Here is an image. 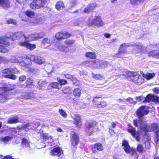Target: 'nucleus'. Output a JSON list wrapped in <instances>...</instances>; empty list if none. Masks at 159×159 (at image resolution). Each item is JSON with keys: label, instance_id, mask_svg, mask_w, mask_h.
Masks as SVG:
<instances>
[{"label": "nucleus", "instance_id": "f257e3e1", "mask_svg": "<svg viewBox=\"0 0 159 159\" xmlns=\"http://www.w3.org/2000/svg\"><path fill=\"white\" fill-rule=\"evenodd\" d=\"M129 46H135V49L133 52L134 53L143 52L144 48V47L142 46V44L140 43H139L137 44H134V43H123L120 45L119 48L118 52L116 55V56L118 57H123L124 54L127 52L126 49Z\"/></svg>", "mask_w": 159, "mask_h": 159}, {"label": "nucleus", "instance_id": "f03ea898", "mask_svg": "<svg viewBox=\"0 0 159 159\" xmlns=\"http://www.w3.org/2000/svg\"><path fill=\"white\" fill-rule=\"evenodd\" d=\"M134 125L137 127H139L141 128L142 131L143 135H144L145 132H151L157 129L158 126L156 124L154 123L150 125H147L141 120H134Z\"/></svg>", "mask_w": 159, "mask_h": 159}, {"label": "nucleus", "instance_id": "7ed1b4c3", "mask_svg": "<svg viewBox=\"0 0 159 159\" xmlns=\"http://www.w3.org/2000/svg\"><path fill=\"white\" fill-rule=\"evenodd\" d=\"M14 89V86L11 85H3L2 86L0 85V101L2 102H4L9 99L11 98L8 96L10 93L9 91Z\"/></svg>", "mask_w": 159, "mask_h": 159}, {"label": "nucleus", "instance_id": "20e7f679", "mask_svg": "<svg viewBox=\"0 0 159 159\" xmlns=\"http://www.w3.org/2000/svg\"><path fill=\"white\" fill-rule=\"evenodd\" d=\"M42 43L44 48H49L51 50L56 49L54 47L62 51H65V49L66 48L65 47L63 46L59 42H57L55 45H53L52 40L48 38L43 39L42 41Z\"/></svg>", "mask_w": 159, "mask_h": 159}, {"label": "nucleus", "instance_id": "39448f33", "mask_svg": "<svg viewBox=\"0 0 159 159\" xmlns=\"http://www.w3.org/2000/svg\"><path fill=\"white\" fill-rule=\"evenodd\" d=\"M87 23L89 26L94 25L98 27H101L104 25L101 16L99 15L95 16L93 18L92 17H90Z\"/></svg>", "mask_w": 159, "mask_h": 159}, {"label": "nucleus", "instance_id": "423d86ee", "mask_svg": "<svg viewBox=\"0 0 159 159\" xmlns=\"http://www.w3.org/2000/svg\"><path fill=\"white\" fill-rule=\"evenodd\" d=\"M127 130L128 132L138 141L140 140L141 136L143 135V131L141 129L140 130L136 131L135 129L129 125Z\"/></svg>", "mask_w": 159, "mask_h": 159}, {"label": "nucleus", "instance_id": "0eeeda50", "mask_svg": "<svg viewBox=\"0 0 159 159\" xmlns=\"http://www.w3.org/2000/svg\"><path fill=\"white\" fill-rule=\"evenodd\" d=\"M9 43L4 37H0V52L5 53L9 51L7 47Z\"/></svg>", "mask_w": 159, "mask_h": 159}, {"label": "nucleus", "instance_id": "6e6552de", "mask_svg": "<svg viewBox=\"0 0 159 159\" xmlns=\"http://www.w3.org/2000/svg\"><path fill=\"white\" fill-rule=\"evenodd\" d=\"M122 146L124 147V149L126 153H130L135 158L138 157V156L135 150L132 149H131L128 144V142L126 140H124L123 141Z\"/></svg>", "mask_w": 159, "mask_h": 159}, {"label": "nucleus", "instance_id": "1a4fd4ad", "mask_svg": "<svg viewBox=\"0 0 159 159\" xmlns=\"http://www.w3.org/2000/svg\"><path fill=\"white\" fill-rule=\"evenodd\" d=\"M21 61H20L19 64L20 66H26L29 68L28 70L26 71H31L32 70L30 68H29V66L31 63L32 60L31 59V56L30 58L28 57H20Z\"/></svg>", "mask_w": 159, "mask_h": 159}, {"label": "nucleus", "instance_id": "9d476101", "mask_svg": "<svg viewBox=\"0 0 159 159\" xmlns=\"http://www.w3.org/2000/svg\"><path fill=\"white\" fill-rule=\"evenodd\" d=\"M10 68H7L2 70L0 73V75L5 77L15 80L16 78V76L14 75L11 74Z\"/></svg>", "mask_w": 159, "mask_h": 159}, {"label": "nucleus", "instance_id": "9b49d317", "mask_svg": "<svg viewBox=\"0 0 159 159\" xmlns=\"http://www.w3.org/2000/svg\"><path fill=\"white\" fill-rule=\"evenodd\" d=\"M12 34L13 35H11L10 37L11 39H12L13 40H15L16 39H20V42L24 41L25 40H26V39L27 38L24 35V33L22 32H17L14 34Z\"/></svg>", "mask_w": 159, "mask_h": 159}, {"label": "nucleus", "instance_id": "f8f14e48", "mask_svg": "<svg viewBox=\"0 0 159 159\" xmlns=\"http://www.w3.org/2000/svg\"><path fill=\"white\" fill-rule=\"evenodd\" d=\"M26 39V40H25L24 41L20 42L19 43V45L21 46L26 47L30 50L34 49L36 48L35 45L30 44L28 42L29 41L32 40L30 39L29 38H27Z\"/></svg>", "mask_w": 159, "mask_h": 159}, {"label": "nucleus", "instance_id": "ddd939ff", "mask_svg": "<svg viewBox=\"0 0 159 159\" xmlns=\"http://www.w3.org/2000/svg\"><path fill=\"white\" fill-rule=\"evenodd\" d=\"M148 112V107L146 106H143L138 108L136 112V114L139 117H142L144 115L147 114Z\"/></svg>", "mask_w": 159, "mask_h": 159}, {"label": "nucleus", "instance_id": "4468645a", "mask_svg": "<svg viewBox=\"0 0 159 159\" xmlns=\"http://www.w3.org/2000/svg\"><path fill=\"white\" fill-rule=\"evenodd\" d=\"M100 60H97L94 61H86L84 63V64L86 66L89 67L93 69L99 68Z\"/></svg>", "mask_w": 159, "mask_h": 159}, {"label": "nucleus", "instance_id": "2eb2a0df", "mask_svg": "<svg viewBox=\"0 0 159 159\" xmlns=\"http://www.w3.org/2000/svg\"><path fill=\"white\" fill-rule=\"evenodd\" d=\"M71 34L66 32H60L57 33L55 35V38L58 40L64 39L69 38Z\"/></svg>", "mask_w": 159, "mask_h": 159}, {"label": "nucleus", "instance_id": "dca6fc26", "mask_svg": "<svg viewBox=\"0 0 159 159\" xmlns=\"http://www.w3.org/2000/svg\"><path fill=\"white\" fill-rule=\"evenodd\" d=\"M31 59L35 63L39 65L44 63L45 62L44 58L41 57L35 56L33 55H31Z\"/></svg>", "mask_w": 159, "mask_h": 159}, {"label": "nucleus", "instance_id": "f3484780", "mask_svg": "<svg viewBox=\"0 0 159 159\" xmlns=\"http://www.w3.org/2000/svg\"><path fill=\"white\" fill-rule=\"evenodd\" d=\"M71 141L72 145L74 147L76 146L79 141L77 135L74 132H73L71 133Z\"/></svg>", "mask_w": 159, "mask_h": 159}, {"label": "nucleus", "instance_id": "a211bd4d", "mask_svg": "<svg viewBox=\"0 0 159 159\" xmlns=\"http://www.w3.org/2000/svg\"><path fill=\"white\" fill-rule=\"evenodd\" d=\"M132 80L134 83L138 85H140L143 83L144 80V79L138 74L135 76H134L132 78Z\"/></svg>", "mask_w": 159, "mask_h": 159}, {"label": "nucleus", "instance_id": "6ab92c4d", "mask_svg": "<svg viewBox=\"0 0 159 159\" xmlns=\"http://www.w3.org/2000/svg\"><path fill=\"white\" fill-rule=\"evenodd\" d=\"M72 118L74 120V122L76 127L80 128L81 126V122L80 116L77 114L73 115L72 116Z\"/></svg>", "mask_w": 159, "mask_h": 159}, {"label": "nucleus", "instance_id": "aec40b11", "mask_svg": "<svg viewBox=\"0 0 159 159\" xmlns=\"http://www.w3.org/2000/svg\"><path fill=\"white\" fill-rule=\"evenodd\" d=\"M50 153L52 156H57L59 157L62 153V150L60 147H56L51 151Z\"/></svg>", "mask_w": 159, "mask_h": 159}, {"label": "nucleus", "instance_id": "412c9836", "mask_svg": "<svg viewBox=\"0 0 159 159\" xmlns=\"http://www.w3.org/2000/svg\"><path fill=\"white\" fill-rule=\"evenodd\" d=\"M145 134L143 135V140L145 142L146 148L149 149L150 147V136L147 133H145Z\"/></svg>", "mask_w": 159, "mask_h": 159}, {"label": "nucleus", "instance_id": "4be33fe9", "mask_svg": "<svg viewBox=\"0 0 159 159\" xmlns=\"http://www.w3.org/2000/svg\"><path fill=\"white\" fill-rule=\"evenodd\" d=\"M148 56L156 59L159 58V50H152L148 53Z\"/></svg>", "mask_w": 159, "mask_h": 159}, {"label": "nucleus", "instance_id": "5701e85b", "mask_svg": "<svg viewBox=\"0 0 159 159\" xmlns=\"http://www.w3.org/2000/svg\"><path fill=\"white\" fill-rule=\"evenodd\" d=\"M103 147L100 143H96L92 146V150L94 152H96L97 150L102 151L103 150Z\"/></svg>", "mask_w": 159, "mask_h": 159}, {"label": "nucleus", "instance_id": "b1692460", "mask_svg": "<svg viewBox=\"0 0 159 159\" xmlns=\"http://www.w3.org/2000/svg\"><path fill=\"white\" fill-rule=\"evenodd\" d=\"M43 139L48 143H51L53 141L52 137L48 134H43Z\"/></svg>", "mask_w": 159, "mask_h": 159}, {"label": "nucleus", "instance_id": "393cba45", "mask_svg": "<svg viewBox=\"0 0 159 159\" xmlns=\"http://www.w3.org/2000/svg\"><path fill=\"white\" fill-rule=\"evenodd\" d=\"M33 123H27L22 126V128L25 129L26 131H28L29 130L34 129L37 126L34 127Z\"/></svg>", "mask_w": 159, "mask_h": 159}, {"label": "nucleus", "instance_id": "a878e982", "mask_svg": "<svg viewBox=\"0 0 159 159\" xmlns=\"http://www.w3.org/2000/svg\"><path fill=\"white\" fill-rule=\"evenodd\" d=\"M10 3L8 0H0V6L4 8H8Z\"/></svg>", "mask_w": 159, "mask_h": 159}, {"label": "nucleus", "instance_id": "bb28decb", "mask_svg": "<svg viewBox=\"0 0 159 159\" xmlns=\"http://www.w3.org/2000/svg\"><path fill=\"white\" fill-rule=\"evenodd\" d=\"M142 76L147 80H149L152 78L155 75L154 73H147L146 74H144L143 72H141Z\"/></svg>", "mask_w": 159, "mask_h": 159}, {"label": "nucleus", "instance_id": "cd10ccee", "mask_svg": "<svg viewBox=\"0 0 159 159\" xmlns=\"http://www.w3.org/2000/svg\"><path fill=\"white\" fill-rule=\"evenodd\" d=\"M21 145L23 147L27 148L28 150L30 149V143L27 139L24 138L23 139Z\"/></svg>", "mask_w": 159, "mask_h": 159}, {"label": "nucleus", "instance_id": "c85d7f7f", "mask_svg": "<svg viewBox=\"0 0 159 159\" xmlns=\"http://www.w3.org/2000/svg\"><path fill=\"white\" fill-rule=\"evenodd\" d=\"M42 37V36L41 35V33L34 34H32L29 36L28 38H32L31 40H36Z\"/></svg>", "mask_w": 159, "mask_h": 159}, {"label": "nucleus", "instance_id": "c756f323", "mask_svg": "<svg viewBox=\"0 0 159 159\" xmlns=\"http://www.w3.org/2000/svg\"><path fill=\"white\" fill-rule=\"evenodd\" d=\"M73 94L76 98H79L81 94V90L78 88L75 89L73 91Z\"/></svg>", "mask_w": 159, "mask_h": 159}, {"label": "nucleus", "instance_id": "7c9ffc66", "mask_svg": "<svg viewBox=\"0 0 159 159\" xmlns=\"http://www.w3.org/2000/svg\"><path fill=\"white\" fill-rule=\"evenodd\" d=\"M96 5L94 4H93L90 5H89L84 9V12L85 13H88L94 9Z\"/></svg>", "mask_w": 159, "mask_h": 159}, {"label": "nucleus", "instance_id": "2f4dec72", "mask_svg": "<svg viewBox=\"0 0 159 159\" xmlns=\"http://www.w3.org/2000/svg\"><path fill=\"white\" fill-rule=\"evenodd\" d=\"M49 85L52 88L57 89H59L61 88V85L57 82L51 83Z\"/></svg>", "mask_w": 159, "mask_h": 159}, {"label": "nucleus", "instance_id": "473e14b6", "mask_svg": "<svg viewBox=\"0 0 159 159\" xmlns=\"http://www.w3.org/2000/svg\"><path fill=\"white\" fill-rule=\"evenodd\" d=\"M30 7L33 9L39 8L36 0H34L30 4Z\"/></svg>", "mask_w": 159, "mask_h": 159}, {"label": "nucleus", "instance_id": "72a5a7b5", "mask_svg": "<svg viewBox=\"0 0 159 159\" xmlns=\"http://www.w3.org/2000/svg\"><path fill=\"white\" fill-rule=\"evenodd\" d=\"M12 137L10 136H6L4 137H2L1 138V140L5 144H7L9 143L12 139Z\"/></svg>", "mask_w": 159, "mask_h": 159}, {"label": "nucleus", "instance_id": "f704fd0d", "mask_svg": "<svg viewBox=\"0 0 159 159\" xmlns=\"http://www.w3.org/2000/svg\"><path fill=\"white\" fill-rule=\"evenodd\" d=\"M65 7L63 2L61 1L58 2L56 5V8L58 10H60L61 8H63Z\"/></svg>", "mask_w": 159, "mask_h": 159}, {"label": "nucleus", "instance_id": "c9c22d12", "mask_svg": "<svg viewBox=\"0 0 159 159\" xmlns=\"http://www.w3.org/2000/svg\"><path fill=\"white\" fill-rule=\"evenodd\" d=\"M85 55L87 57H89L91 59H95L96 57L95 53L92 52H87Z\"/></svg>", "mask_w": 159, "mask_h": 159}, {"label": "nucleus", "instance_id": "e433bc0d", "mask_svg": "<svg viewBox=\"0 0 159 159\" xmlns=\"http://www.w3.org/2000/svg\"><path fill=\"white\" fill-rule=\"evenodd\" d=\"M11 61L13 63H16L18 62L19 63L20 61H21L20 57H19L18 56H16L15 57H12L11 60Z\"/></svg>", "mask_w": 159, "mask_h": 159}, {"label": "nucleus", "instance_id": "4c0bfd02", "mask_svg": "<svg viewBox=\"0 0 159 159\" xmlns=\"http://www.w3.org/2000/svg\"><path fill=\"white\" fill-rule=\"evenodd\" d=\"M18 122V118L17 117L10 118L8 119L7 123L8 124H14Z\"/></svg>", "mask_w": 159, "mask_h": 159}, {"label": "nucleus", "instance_id": "58836bf2", "mask_svg": "<svg viewBox=\"0 0 159 159\" xmlns=\"http://www.w3.org/2000/svg\"><path fill=\"white\" fill-rule=\"evenodd\" d=\"M97 123L95 122H93L91 123L88 124L87 125V129H88L87 132L88 133L89 132L90 130V131H92L93 127Z\"/></svg>", "mask_w": 159, "mask_h": 159}, {"label": "nucleus", "instance_id": "ea45409f", "mask_svg": "<svg viewBox=\"0 0 159 159\" xmlns=\"http://www.w3.org/2000/svg\"><path fill=\"white\" fill-rule=\"evenodd\" d=\"M39 8L43 7L46 2L45 0H36Z\"/></svg>", "mask_w": 159, "mask_h": 159}, {"label": "nucleus", "instance_id": "a19ab883", "mask_svg": "<svg viewBox=\"0 0 159 159\" xmlns=\"http://www.w3.org/2000/svg\"><path fill=\"white\" fill-rule=\"evenodd\" d=\"M107 66V62L105 61H100V63L99 64V68L104 69Z\"/></svg>", "mask_w": 159, "mask_h": 159}, {"label": "nucleus", "instance_id": "79ce46f5", "mask_svg": "<svg viewBox=\"0 0 159 159\" xmlns=\"http://www.w3.org/2000/svg\"><path fill=\"white\" fill-rule=\"evenodd\" d=\"M137 74V73L136 72H131L129 71H127L126 72V75L130 77L131 80L132 78L134 76H135Z\"/></svg>", "mask_w": 159, "mask_h": 159}, {"label": "nucleus", "instance_id": "37998d69", "mask_svg": "<svg viewBox=\"0 0 159 159\" xmlns=\"http://www.w3.org/2000/svg\"><path fill=\"white\" fill-rule=\"evenodd\" d=\"M25 14L28 17L31 18L33 17L35 15L34 11L30 10L27 11L25 12Z\"/></svg>", "mask_w": 159, "mask_h": 159}, {"label": "nucleus", "instance_id": "c03bdc74", "mask_svg": "<svg viewBox=\"0 0 159 159\" xmlns=\"http://www.w3.org/2000/svg\"><path fill=\"white\" fill-rule=\"evenodd\" d=\"M57 80L59 83V85L61 86L62 85H64L67 84V81L66 80L61 79L59 78H57Z\"/></svg>", "mask_w": 159, "mask_h": 159}, {"label": "nucleus", "instance_id": "a18cd8bd", "mask_svg": "<svg viewBox=\"0 0 159 159\" xmlns=\"http://www.w3.org/2000/svg\"><path fill=\"white\" fill-rule=\"evenodd\" d=\"M154 96L152 95H148L145 98V100L146 102H149L151 100L153 101Z\"/></svg>", "mask_w": 159, "mask_h": 159}, {"label": "nucleus", "instance_id": "49530a36", "mask_svg": "<svg viewBox=\"0 0 159 159\" xmlns=\"http://www.w3.org/2000/svg\"><path fill=\"white\" fill-rule=\"evenodd\" d=\"M145 0H130V2L133 5H136L143 2Z\"/></svg>", "mask_w": 159, "mask_h": 159}, {"label": "nucleus", "instance_id": "de8ad7c7", "mask_svg": "<svg viewBox=\"0 0 159 159\" xmlns=\"http://www.w3.org/2000/svg\"><path fill=\"white\" fill-rule=\"evenodd\" d=\"M97 107L100 108L104 107L107 105L106 103L105 102H101L97 104Z\"/></svg>", "mask_w": 159, "mask_h": 159}, {"label": "nucleus", "instance_id": "09e8293b", "mask_svg": "<svg viewBox=\"0 0 159 159\" xmlns=\"http://www.w3.org/2000/svg\"><path fill=\"white\" fill-rule=\"evenodd\" d=\"M38 85L40 87H45L47 85V83L45 81H40L38 82Z\"/></svg>", "mask_w": 159, "mask_h": 159}, {"label": "nucleus", "instance_id": "8fccbe9b", "mask_svg": "<svg viewBox=\"0 0 159 159\" xmlns=\"http://www.w3.org/2000/svg\"><path fill=\"white\" fill-rule=\"evenodd\" d=\"M93 77L96 79H102L103 78V76L100 74H93Z\"/></svg>", "mask_w": 159, "mask_h": 159}, {"label": "nucleus", "instance_id": "3c124183", "mask_svg": "<svg viewBox=\"0 0 159 159\" xmlns=\"http://www.w3.org/2000/svg\"><path fill=\"white\" fill-rule=\"evenodd\" d=\"M59 112L60 114L63 117L66 118L67 117V114L66 112L62 109H60L59 110Z\"/></svg>", "mask_w": 159, "mask_h": 159}, {"label": "nucleus", "instance_id": "603ef678", "mask_svg": "<svg viewBox=\"0 0 159 159\" xmlns=\"http://www.w3.org/2000/svg\"><path fill=\"white\" fill-rule=\"evenodd\" d=\"M31 94L28 93H25L23 96H22L20 98L25 99H29L31 98Z\"/></svg>", "mask_w": 159, "mask_h": 159}, {"label": "nucleus", "instance_id": "864d4df0", "mask_svg": "<svg viewBox=\"0 0 159 159\" xmlns=\"http://www.w3.org/2000/svg\"><path fill=\"white\" fill-rule=\"evenodd\" d=\"M74 84L77 86H79L80 84V82L77 80L76 78L73 77L72 80Z\"/></svg>", "mask_w": 159, "mask_h": 159}, {"label": "nucleus", "instance_id": "5fc2aeb1", "mask_svg": "<svg viewBox=\"0 0 159 159\" xmlns=\"http://www.w3.org/2000/svg\"><path fill=\"white\" fill-rule=\"evenodd\" d=\"M10 69L11 74H12L18 73L19 71L16 68H10Z\"/></svg>", "mask_w": 159, "mask_h": 159}, {"label": "nucleus", "instance_id": "6e6d98bb", "mask_svg": "<svg viewBox=\"0 0 159 159\" xmlns=\"http://www.w3.org/2000/svg\"><path fill=\"white\" fill-rule=\"evenodd\" d=\"M77 3L76 0H70L69 1V3L71 7L74 6Z\"/></svg>", "mask_w": 159, "mask_h": 159}, {"label": "nucleus", "instance_id": "4d7b16f0", "mask_svg": "<svg viewBox=\"0 0 159 159\" xmlns=\"http://www.w3.org/2000/svg\"><path fill=\"white\" fill-rule=\"evenodd\" d=\"M7 23L8 24H12L13 25H16L17 22L14 20L9 19L7 20Z\"/></svg>", "mask_w": 159, "mask_h": 159}, {"label": "nucleus", "instance_id": "13d9d810", "mask_svg": "<svg viewBox=\"0 0 159 159\" xmlns=\"http://www.w3.org/2000/svg\"><path fill=\"white\" fill-rule=\"evenodd\" d=\"M143 150L142 146L141 145H138L137 148V151L139 153H142Z\"/></svg>", "mask_w": 159, "mask_h": 159}, {"label": "nucleus", "instance_id": "bf43d9fd", "mask_svg": "<svg viewBox=\"0 0 159 159\" xmlns=\"http://www.w3.org/2000/svg\"><path fill=\"white\" fill-rule=\"evenodd\" d=\"M32 83V80L30 79H28L26 82V86L28 87H30Z\"/></svg>", "mask_w": 159, "mask_h": 159}, {"label": "nucleus", "instance_id": "052dcab7", "mask_svg": "<svg viewBox=\"0 0 159 159\" xmlns=\"http://www.w3.org/2000/svg\"><path fill=\"white\" fill-rule=\"evenodd\" d=\"M75 41L73 40H67L65 41V43L67 44H71L74 43Z\"/></svg>", "mask_w": 159, "mask_h": 159}, {"label": "nucleus", "instance_id": "680f3d73", "mask_svg": "<svg viewBox=\"0 0 159 159\" xmlns=\"http://www.w3.org/2000/svg\"><path fill=\"white\" fill-rule=\"evenodd\" d=\"M26 80V77L24 75H22L20 76L19 78V81H25Z\"/></svg>", "mask_w": 159, "mask_h": 159}, {"label": "nucleus", "instance_id": "e2e57ef3", "mask_svg": "<svg viewBox=\"0 0 159 159\" xmlns=\"http://www.w3.org/2000/svg\"><path fill=\"white\" fill-rule=\"evenodd\" d=\"M158 131H157L156 133V136L155 138L154 141L156 143H157L158 141L159 135L158 134Z\"/></svg>", "mask_w": 159, "mask_h": 159}, {"label": "nucleus", "instance_id": "0e129e2a", "mask_svg": "<svg viewBox=\"0 0 159 159\" xmlns=\"http://www.w3.org/2000/svg\"><path fill=\"white\" fill-rule=\"evenodd\" d=\"M65 76L66 78L68 79H70L71 80L74 77L72 75H71L68 74H65Z\"/></svg>", "mask_w": 159, "mask_h": 159}, {"label": "nucleus", "instance_id": "69168bd1", "mask_svg": "<svg viewBox=\"0 0 159 159\" xmlns=\"http://www.w3.org/2000/svg\"><path fill=\"white\" fill-rule=\"evenodd\" d=\"M144 99L145 100V98L142 96H139L136 97V100L139 101L143 100Z\"/></svg>", "mask_w": 159, "mask_h": 159}, {"label": "nucleus", "instance_id": "338daca9", "mask_svg": "<svg viewBox=\"0 0 159 159\" xmlns=\"http://www.w3.org/2000/svg\"><path fill=\"white\" fill-rule=\"evenodd\" d=\"M153 101L156 102L157 103H159V97L156 96H154Z\"/></svg>", "mask_w": 159, "mask_h": 159}, {"label": "nucleus", "instance_id": "774afa93", "mask_svg": "<svg viewBox=\"0 0 159 159\" xmlns=\"http://www.w3.org/2000/svg\"><path fill=\"white\" fill-rule=\"evenodd\" d=\"M153 91L155 93H159V88H156L153 89Z\"/></svg>", "mask_w": 159, "mask_h": 159}]
</instances>
